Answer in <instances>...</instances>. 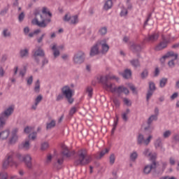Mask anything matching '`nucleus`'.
I'll return each mask as SVG.
<instances>
[{
  "instance_id": "f257e3e1",
  "label": "nucleus",
  "mask_w": 179,
  "mask_h": 179,
  "mask_svg": "<svg viewBox=\"0 0 179 179\" xmlns=\"http://www.w3.org/2000/svg\"><path fill=\"white\" fill-rule=\"evenodd\" d=\"M92 162V157L87 155L86 150H80L74 162L76 166H86Z\"/></svg>"
},
{
  "instance_id": "f03ea898",
  "label": "nucleus",
  "mask_w": 179,
  "mask_h": 179,
  "mask_svg": "<svg viewBox=\"0 0 179 179\" xmlns=\"http://www.w3.org/2000/svg\"><path fill=\"white\" fill-rule=\"evenodd\" d=\"M34 15L35 17L31 21L32 24L38 26V27L45 28L47 23H45V18L43 17V15L40 13V10L35 9Z\"/></svg>"
},
{
  "instance_id": "7ed1b4c3",
  "label": "nucleus",
  "mask_w": 179,
  "mask_h": 179,
  "mask_svg": "<svg viewBox=\"0 0 179 179\" xmlns=\"http://www.w3.org/2000/svg\"><path fill=\"white\" fill-rule=\"evenodd\" d=\"M15 109L12 106H9L0 115V130L3 129V127L6 125V120L13 114Z\"/></svg>"
},
{
  "instance_id": "20e7f679",
  "label": "nucleus",
  "mask_w": 179,
  "mask_h": 179,
  "mask_svg": "<svg viewBox=\"0 0 179 179\" xmlns=\"http://www.w3.org/2000/svg\"><path fill=\"white\" fill-rule=\"evenodd\" d=\"M167 58H173L168 62V65L169 68H174V66H176V63H174V61L178 58V54L174 53L173 51L168 52L160 59L162 64H164V62L166 59H167Z\"/></svg>"
},
{
  "instance_id": "39448f33",
  "label": "nucleus",
  "mask_w": 179,
  "mask_h": 179,
  "mask_svg": "<svg viewBox=\"0 0 179 179\" xmlns=\"http://www.w3.org/2000/svg\"><path fill=\"white\" fill-rule=\"evenodd\" d=\"M99 82L103 84V89L107 91L110 90L111 93H115L117 87L115 86V84L108 81V77L101 76Z\"/></svg>"
},
{
  "instance_id": "423d86ee",
  "label": "nucleus",
  "mask_w": 179,
  "mask_h": 179,
  "mask_svg": "<svg viewBox=\"0 0 179 179\" xmlns=\"http://www.w3.org/2000/svg\"><path fill=\"white\" fill-rule=\"evenodd\" d=\"M86 55L83 51H78L76 52L73 57V62L76 65H80L85 62Z\"/></svg>"
},
{
  "instance_id": "0eeeda50",
  "label": "nucleus",
  "mask_w": 179,
  "mask_h": 179,
  "mask_svg": "<svg viewBox=\"0 0 179 179\" xmlns=\"http://www.w3.org/2000/svg\"><path fill=\"white\" fill-rule=\"evenodd\" d=\"M32 53L34 60L38 65L40 64V57H45V52H44V50H43L40 46H38L36 49H34L32 51Z\"/></svg>"
},
{
  "instance_id": "6e6552de",
  "label": "nucleus",
  "mask_w": 179,
  "mask_h": 179,
  "mask_svg": "<svg viewBox=\"0 0 179 179\" xmlns=\"http://www.w3.org/2000/svg\"><path fill=\"white\" fill-rule=\"evenodd\" d=\"M62 93L64 96H65L66 99H67L69 103L72 104L73 103V99L72 96H73V91L71 90V87L68 85H65L62 88Z\"/></svg>"
},
{
  "instance_id": "1a4fd4ad",
  "label": "nucleus",
  "mask_w": 179,
  "mask_h": 179,
  "mask_svg": "<svg viewBox=\"0 0 179 179\" xmlns=\"http://www.w3.org/2000/svg\"><path fill=\"white\" fill-rule=\"evenodd\" d=\"M17 157L20 162H24L27 169H33V164L31 163V156L30 155H22L21 154H17Z\"/></svg>"
},
{
  "instance_id": "9d476101",
  "label": "nucleus",
  "mask_w": 179,
  "mask_h": 179,
  "mask_svg": "<svg viewBox=\"0 0 179 179\" xmlns=\"http://www.w3.org/2000/svg\"><path fill=\"white\" fill-rule=\"evenodd\" d=\"M149 88L146 94V100L147 101H149L150 100V97L153 96V93H155V91L156 90V85L153 83V81H150L148 83Z\"/></svg>"
},
{
  "instance_id": "9b49d317",
  "label": "nucleus",
  "mask_w": 179,
  "mask_h": 179,
  "mask_svg": "<svg viewBox=\"0 0 179 179\" xmlns=\"http://www.w3.org/2000/svg\"><path fill=\"white\" fill-rule=\"evenodd\" d=\"M170 43V39L162 36V41L155 48L156 51H162V50H164L167 45Z\"/></svg>"
},
{
  "instance_id": "f8f14e48",
  "label": "nucleus",
  "mask_w": 179,
  "mask_h": 179,
  "mask_svg": "<svg viewBox=\"0 0 179 179\" xmlns=\"http://www.w3.org/2000/svg\"><path fill=\"white\" fill-rule=\"evenodd\" d=\"M157 167V163H156V161H153L150 164H148L144 167L143 173L145 174H150V171L156 169Z\"/></svg>"
},
{
  "instance_id": "ddd939ff",
  "label": "nucleus",
  "mask_w": 179,
  "mask_h": 179,
  "mask_svg": "<svg viewBox=\"0 0 179 179\" xmlns=\"http://www.w3.org/2000/svg\"><path fill=\"white\" fill-rule=\"evenodd\" d=\"M98 45L99 48H101V52L103 54L108 52V50H110V46H108V44H107V42L106 41V39H103L102 41H98Z\"/></svg>"
},
{
  "instance_id": "4468645a",
  "label": "nucleus",
  "mask_w": 179,
  "mask_h": 179,
  "mask_svg": "<svg viewBox=\"0 0 179 179\" xmlns=\"http://www.w3.org/2000/svg\"><path fill=\"white\" fill-rule=\"evenodd\" d=\"M62 155L65 156V157H71V156H73L75 155V151H69L68 147L65 145H62Z\"/></svg>"
},
{
  "instance_id": "2eb2a0df",
  "label": "nucleus",
  "mask_w": 179,
  "mask_h": 179,
  "mask_svg": "<svg viewBox=\"0 0 179 179\" xmlns=\"http://www.w3.org/2000/svg\"><path fill=\"white\" fill-rule=\"evenodd\" d=\"M159 36L158 33H153L152 34H149L144 40L145 41H148V43H155V41L159 40Z\"/></svg>"
},
{
  "instance_id": "dca6fc26",
  "label": "nucleus",
  "mask_w": 179,
  "mask_h": 179,
  "mask_svg": "<svg viewBox=\"0 0 179 179\" xmlns=\"http://www.w3.org/2000/svg\"><path fill=\"white\" fill-rule=\"evenodd\" d=\"M17 132H19V129L15 128L12 130L11 134L12 136L10 139V145H15L17 142Z\"/></svg>"
},
{
  "instance_id": "f3484780",
  "label": "nucleus",
  "mask_w": 179,
  "mask_h": 179,
  "mask_svg": "<svg viewBox=\"0 0 179 179\" xmlns=\"http://www.w3.org/2000/svg\"><path fill=\"white\" fill-rule=\"evenodd\" d=\"M99 43L98 42H96L92 48H91V50H90V57H94L96 55H98L99 51Z\"/></svg>"
},
{
  "instance_id": "a211bd4d",
  "label": "nucleus",
  "mask_w": 179,
  "mask_h": 179,
  "mask_svg": "<svg viewBox=\"0 0 179 179\" xmlns=\"http://www.w3.org/2000/svg\"><path fill=\"white\" fill-rule=\"evenodd\" d=\"M13 158V153H10L7 155L6 159L3 163V169H8V166H9V164L10 163V162H12Z\"/></svg>"
},
{
  "instance_id": "6ab92c4d",
  "label": "nucleus",
  "mask_w": 179,
  "mask_h": 179,
  "mask_svg": "<svg viewBox=\"0 0 179 179\" xmlns=\"http://www.w3.org/2000/svg\"><path fill=\"white\" fill-rule=\"evenodd\" d=\"M155 149H160L162 152H164L165 149L163 148V143L162 142V138H158L155 142Z\"/></svg>"
},
{
  "instance_id": "aec40b11",
  "label": "nucleus",
  "mask_w": 179,
  "mask_h": 179,
  "mask_svg": "<svg viewBox=\"0 0 179 179\" xmlns=\"http://www.w3.org/2000/svg\"><path fill=\"white\" fill-rule=\"evenodd\" d=\"M10 134V131L8 129L1 131L0 132V141H5L8 139Z\"/></svg>"
},
{
  "instance_id": "412c9836",
  "label": "nucleus",
  "mask_w": 179,
  "mask_h": 179,
  "mask_svg": "<svg viewBox=\"0 0 179 179\" xmlns=\"http://www.w3.org/2000/svg\"><path fill=\"white\" fill-rule=\"evenodd\" d=\"M29 48H24L20 50V58H29Z\"/></svg>"
},
{
  "instance_id": "4be33fe9",
  "label": "nucleus",
  "mask_w": 179,
  "mask_h": 179,
  "mask_svg": "<svg viewBox=\"0 0 179 179\" xmlns=\"http://www.w3.org/2000/svg\"><path fill=\"white\" fill-rule=\"evenodd\" d=\"M43 100V95L39 94L37 96V97L35 99V103L34 105H32L31 108L32 110H37V106L40 103H41V101Z\"/></svg>"
},
{
  "instance_id": "5701e85b",
  "label": "nucleus",
  "mask_w": 179,
  "mask_h": 179,
  "mask_svg": "<svg viewBox=\"0 0 179 179\" xmlns=\"http://www.w3.org/2000/svg\"><path fill=\"white\" fill-rule=\"evenodd\" d=\"M120 75H122L124 79H129V78L132 76V71L131 69H127L123 73H120Z\"/></svg>"
},
{
  "instance_id": "b1692460",
  "label": "nucleus",
  "mask_w": 179,
  "mask_h": 179,
  "mask_svg": "<svg viewBox=\"0 0 179 179\" xmlns=\"http://www.w3.org/2000/svg\"><path fill=\"white\" fill-rule=\"evenodd\" d=\"M129 62L133 68H135L136 69L137 68H141V62L138 59H133L130 60Z\"/></svg>"
},
{
  "instance_id": "393cba45",
  "label": "nucleus",
  "mask_w": 179,
  "mask_h": 179,
  "mask_svg": "<svg viewBox=\"0 0 179 179\" xmlns=\"http://www.w3.org/2000/svg\"><path fill=\"white\" fill-rule=\"evenodd\" d=\"M153 131H155V127H153L152 124H147V126L144 127L145 134H150L152 132H153Z\"/></svg>"
},
{
  "instance_id": "a878e982",
  "label": "nucleus",
  "mask_w": 179,
  "mask_h": 179,
  "mask_svg": "<svg viewBox=\"0 0 179 179\" xmlns=\"http://www.w3.org/2000/svg\"><path fill=\"white\" fill-rule=\"evenodd\" d=\"M130 48L131 51H133V52H138L142 50L141 45H138V44L131 45Z\"/></svg>"
},
{
  "instance_id": "bb28decb",
  "label": "nucleus",
  "mask_w": 179,
  "mask_h": 179,
  "mask_svg": "<svg viewBox=\"0 0 179 179\" xmlns=\"http://www.w3.org/2000/svg\"><path fill=\"white\" fill-rule=\"evenodd\" d=\"M19 149H25V150H29V149H30V143H29V141L22 143L19 145Z\"/></svg>"
},
{
  "instance_id": "cd10ccee",
  "label": "nucleus",
  "mask_w": 179,
  "mask_h": 179,
  "mask_svg": "<svg viewBox=\"0 0 179 179\" xmlns=\"http://www.w3.org/2000/svg\"><path fill=\"white\" fill-rule=\"evenodd\" d=\"M145 143V136L142 134H139L137 136V145Z\"/></svg>"
},
{
  "instance_id": "c85d7f7f",
  "label": "nucleus",
  "mask_w": 179,
  "mask_h": 179,
  "mask_svg": "<svg viewBox=\"0 0 179 179\" xmlns=\"http://www.w3.org/2000/svg\"><path fill=\"white\" fill-rule=\"evenodd\" d=\"M106 10H108V9H111L113 8V0H107L103 6Z\"/></svg>"
},
{
  "instance_id": "c756f323",
  "label": "nucleus",
  "mask_w": 179,
  "mask_h": 179,
  "mask_svg": "<svg viewBox=\"0 0 179 179\" xmlns=\"http://www.w3.org/2000/svg\"><path fill=\"white\" fill-rule=\"evenodd\" d=\"M149 76V70L148 69H144L141 73V78L143 80H145Z\"/></svg>"
},
{
  "instance_id": "7c9ffc66",
  "label": "nucleus",
  "mask_w": 179,
  "mask_h": 179,
  "mask_svg": "<svg viewBox=\"0 0 179 179\" xmlns=\"http://www.w3.org/2000/svg\"><path fill=\"white\" fill-rule=\"evenodd\" d=\"M62 163H64V157H62L60 159H57V162L55 164V167H56L57 170H59Z\"/></svg>"
},
{
  "instance_id": "2f4dec72",
  "label": "nucleus",
  "mask_w": 179,
  "mask_h": 179,
  "mask_svg": "<svg viewBox=\"0 0 179 179\" xmlns=\"http://www.w3.org/2000/svg\"><path fill=\"white\" fill-rule=\"evenodd\" d=\"M153 121H157V116L155 115H152L147 121V125H152V122Z\"/></svg>"
},
{
  "instance_id": "473e14b6",
  "label": "nucleus",
  "mask_w": 179,
  "mask_h": 179,
  "mask_svg": "<svg viewBox=\"0 0 179 179\" xmlns=\"http://www.w3.org/2000/svg\"><path fill=\"white\" fill-rule=\"evenodd\" d=\"M56 124L57 123L55 120H51L50 122L47 123L46 129H52V128H55Z\"/></svg>"
},
{
  "instance_id": "72a5a7b5",
  "label": "nucleus",
  "mask_w": 179,
  "mask_h": 179,
  "mask_svg": "<svg viewBox=\"0 0 179 179\" xmlns=\"http://www.w3.org/2000/svg\"><path fill=\"white\" fill-rule=\"evenodd\" d=\"M108 152H110V149L106 148L105 151L104 150L101 151L99 156H96V158L97 159V160H100L104 156V155H106V153H108Z\"/></svg>"
},
{
  "instance_id": "f704fd0d",
  "label": "nucleus",
  "mask_w": 179,
  "mask_h": 179,
  "mask_svg": "<svg viewBox=\"0 0 179 179\" xmlns=\"http://www.w3.org/2000/svg\"><path fill=\"white\" fill-rule=\"evenodd\" d=\"M169 79L166 78H162L160 80H159V87H164L166 86V85H167V82H168Z\"/></svg>"
},
{
  "instance_id": "c9c22d12",
  "label": "nucleus",
  "mask_w": 179,
  "mask_h": 179,
  "mask_svg": "<svg viewBox=\"0 0 179 179\" xmlns=\"http://www.w3.org/2000/svg\"><path fill=\"white\" fill-rule=\"evenodd\" d=\"M52 50H53V55L55 58H57V57H59V50L57 49V45H54L52 47Z\"/></svg>"
},
{
  "instance_id": "e433bc0d",
  "label": "nucleus",
  "mask_w": 179,
  "mask_h": 179,
  "mask_svg": "<svg viewBox=\"0 0 179 179\" xmlns=\"http://www.w3.org/2000/svg\"><path fill=\"white\" fill-rule=\"evenodd\" d=\"M34 91L35 93H40V80H37L35 83Z\"/></svg>"
},
{
  "instance_id": "4c0bfd02",
  "label": "nucleus",
  "mask_w": 179,
  "mask_h": 179,
  "mask_svg": "<svg viewBox=\"0 0 179 179\" xmlns=\"http://www.w3.org/2000/svg\"><path fill=\"white\" fill-rule=\"evenodd\" d=\"M130 111L131 110H129V109L127 108L126 111L122 113V118L123 121H125V122L128 121V114H129Z\"/></svg>"
},
{
  "instance_id": "58836bf2",
  "label": "nucleus",
  "mask_w": 179,
  "mask_h": 179,
  "mask_svg": "<svg viewBox=\"0 0 179 179\" xmlns=\"http://www.w3.org/2000/svg\"><path fill=\"white\" fill-rule=\"evenodd\" d=\"M79 22L78 19V15L71 16L70 17V23L71 24H76Z\"/></svg>"
},
{
  "instance_id": "ea45409f",
  "label": "nucleus",
  "mask_w": 179,
  "mask_h": 179,
  "mask_svg": "<svg viewBox=\"0 0 179 179\" xmlns=\"http://www.w3.org/2000/svg\"><path fill=\"white\" fill-rule=\"evenodd\" d=\"M137 159H138V152H136V151H134L130 155V160L131 162H135V160H136Z\"/></svg>"
},
{
  "instance_id": "a19ab883",
  "label": "nucleus",
  "mask_w": 179,
  "mask_h": 179,
  "mask_svg": "<svg viewBox=\"0 0 179 179\" xmlns=\"http://www.w3.org/2000/svg\"><path fill=\"white\" fill-rule=\"evenodd\" d=\"M99 34H101V36H105V34H107V27H103L101 28L99 30Z\"/></svg>"
},
{
  "instance_id": "79ce46f5",
  "label": "nucleus",
  "mask_w": 179,
  "mask_h": 179,
  "mask_svg": "<svg viewBox=\"0 0 179 179\" xmlns=\"http://www.w3.org/2000/svg\"><path fill=\"white\" fill-rule=\"evenodd\" d=\"M86 92L87 93L88 96L92 97L93 96V88L92 87H87Z\"/></svg>"
},
{
  "instance_id": "37998d69",
  "label": "nucleus",
  "mask_w": 179,
  "mask_h": 179,
  "mask_svg": "<svg viewBox=\"0 0 179 179\" xmlns=\"http://www.w3.org/2000/svg\"><path fill=\"white\" fill-rule=\"evenodd\" d=\"M3 37H10V31L8 29H4L3 30Z\"/></svg>"
},
{
  "instance_id": "c03bdc74",
  "label": "nucleus",
  "mask_w": 179,
  "mask_h": 179,
  "mask_svg": "<svg viewBox=\"0 0 179 179\" xmlns=\"http://www.w3.org/2000/svg\"><path fill=\"white\" fill-rule=\"evenodd\" d=\"M8 10H9V8L5 7L3 9H2L0 11L1 16H5L8 13Z\"/></svg>"
},
{
  "instance_id": "a18cd8bd",
  "label": "nucleus",
  "mask_w": 179,
  "mask_h": 179,
  "mask_svg": "<svg viewBox=\"0 0 179 179\" xmlns=\"http://www.w3.org/2000/svg\"><path fill=\"white\" fill-rule=\"evenodd\" d=\"M109 160H110V164H114V163H115V155L114 154H111L110 157H109Z\"/></svg>"
},
{
  "instance_id": "49530a36",
  "label": "nucleus",
  "mask_w": 179,
  "mask_h": 179,
  "mask_svg": "<svg viewBox=\"0 0 179 179\" xmlns=\"http://www.w3.org/2000/svg\"><path fill=\"white\" fill-rule=\"evenodd\" d=\"M153 138V136L152 135H149L148 137L147 138V139L145 140L144 141V144L148 146V145H149V143H150V140H152Z\"/></svg>"
},
{
  "instance_id": "de8ad7c7",
  "label": "nucleus",
  "mask_w": 179,
  "mask_h": 179,
  "mask_svg": "<svg viewBox=\"0 0 179 179\" xmlns=\"http://www.w3.org/2000/svg\"><path fill=\"white\" fill-rule=\"evenodd\" d=\"M48 143L47 142H44L41 144V150H45L46 149H48Z\"/></svg>"
},
{
  "instance_id": "09e8293b",
  "label": "nucleus",
  "mask_w": 179,
  "mask_h": 179,
  "mask_svg": "<svg viewBox=\"0 0 179 179\" xmlns=\"http://www.w3.org/2000/svg\"><path fill=\"white\" fill-rule=\"evenodd\" d=\"M124 90V86H120L118 87H116L115 92L118 93V94H121V93L123 92Z\"/></svg>"
},
{
  "instance_id": "8fccbe9b",
  "label": "nucleus",
  "mask_w": 179,
  "mask_h": 179,
  "mask_svg": "<svg viewBox=\"0 0 179 179\" xmlns=\"http://www.w3.org/2000/svg\"><path fill=\"white\" fill-rule=\"evenodd\" d=\"M171 135V131L170 130H167L163 134V136L165 139L169 138V136H170Z\"/></svg>"
},
{
  "instance_id": "3c124183",
  "label": "nucleus",
  "mask_w": 179,
  "mask_h": 179,
  "mask_svg": "<svg viewBox=\"0 0 179 179\" xmlns=\"http://www.w3.org/2000/svg\"><path fill=\"white\" fill-rule=\"evenodd\" d=\"M32 83H33V76H31L29 78L27 79V85H28V86H31Z\"/></svg>"
},
{
  "instance_id": "603ef678",
  "label": "nucleus",
  "mask_w": 179,
  "mask_h": 179,
  "mask_svg": "<svg viewBox=\"0 0 179 179\" xmlns=\"http://www.w3.org/2000/svg\"><path fill=\"white\" fill-rule=\"evenodd\" d=\"M42 13H44L45 15H48L51 17L52 16V14L50 11H47V8L43 7Z\"/></svg>"
},
{
  "instance_id": "864d4df0",
  "label": "nucleus",
  "mask_w": 179,
  "mask_h": 179,
  "mask_svg": "<svg viewBox=\"0 0 179 179\" xmlns=\"http://www.w3.org/2000/svg\"><path fill=\"white\" fill-rule=\"evenodd\" d=\"M117 125H118L117 122H114L113 125V129L111 130V135H114V132H115V129H117Z\"/></svg>"
},
{
  "instance_id": "5fc2aeb1",
  "label": "nucleus",
  "mask_w": 179,
  "mask_h": 179,
  "mask_svg": "<svg viewBox=\"0 0 179 179\" xmlns=\"http://www.w3.org/2000/svg\"><path fill=\"white\" fill-rule=\"evenodd\" d=\"M129 89L133 92L134 94H138V92L136 91V87H135V85H130Z\"/></svg>"
},
{
  "instance_id": "6e6d98bb",
  "label": "nucleus",
  "mask_w": 179,
  "mask_h": 179,
  "mask_svg": "<svg viewBox=\"0 0 179 179\" xmlns=\"http://www.w3.org/2000/svg\"><path fill=\"white\" fill-rule=\"evenodd\" d=\"M143 154L144 155V156H147L148 157H149V156H150V154H151L150 150L149 148L145 149Z\"/></svg>"
},
{
  "instance_id": "4d7b16f0",
  "label": "nucleus",
  "mask_w": 179,
  "mask_h": 179,
  "mask_svg": "<svg viewBox=\"0 0 179 179\" xmlns=\"http://www.w3.org/2000/svg\"><path fill=\"white\" fill-rule=\"evenodd\" d=\"M31 131H33V127H27L24 129V131L25 134H30Z\"/></svg>"
},
{
  "instance_id": "13d9d810",
  "label": "nucleus",
  "mask_w": 179,
  "mask_h": 179,
  "mask_svg": "<svg viewBox=\"0 0 179 179\" xmlns=\"http://www.w3.org/2000/svg\"><path fill=\"white\" fill-rule=\"evenodd\" d=\"M44 37H45V34H43L39 38H37V43H38V44L43 43Z\"/></svg>"
},
{
  "instance_id": "bf43d9fd",
  "label": "nucleus",
  "mask_w": 179,
  "mask_h": 179,
  "mask_svg": "<svg viewBox=\"0 0 179 179\" xmlns=\"http://www.w3.org/2000/svg\"><path fill=\"white\" fill-rule=\"evenodd\" d=\"M127 15H128V10L123 8L120 12V16H127Z\"/></svg>"
},
{
  "instance_id": "052dcab7",
  "label": "nucleus",
  "mask_w": 179,
  "mask_h": 179,
  "mask_svg": "<svg viewBox=\"0 0 179 179\" xmlns=\"http://www.w3.org/2000/svg\"><path fill=\"white\" fill-rule=\"evenodd\" d=\"M47 64H48V59L44 57L42 60V66L41 68H44V66H45V65H47Z\"/></svg>"
},
{
  "instance_id": "680f3d73",
  "label": "nucleus",
  "mask_w": 179,
  "mask_h": 179,
  "mask_svg": "<svg viewBox=\"0 0 179 179\" xmlns=\"http://www.w3.org/2000/svg\"><path fill=\"white\" fill-rule=\"evenodd\" d=\"M29 136L31 138V139H32V141H34V139L37 138V132H33L32 134H29Z\"/></svg>"
},
{
  "instance_id": "e2e57ef3",
  "label": "nucleus",
  "mask_w": 179,
  "mask_h": 179,
  "mask_svg": "<svg viewBox=\"0 0 179 179\" xmlns=\"http://www.w3.org/2000/svg\"><path fill=\"white\" fill-rule=\"evenodd\" d=\"M75 113H76V107H73L69 111V115L72 117Z\"/></svg>"
},
{
  "instance_id": "0e129e2a",
  "label": "nucleus",
  "mask_w": 179,
  "mask_h": 179,
  "mask_svg": "<svg viewBox=\"0 0 179 179\" xmlns=\"http://www.w3.org/2000/svg\"><path fill=\"white\" fill-rule=\"evenodd\" d=\"M24 20V13H21L18 16V20L19 22H22Z\"/></svg>"
},
{
  "instance_id": "69168bd1",
  "label": "nucleus",
  "mask_w": 179,
  "mask_h": 179,
  "mask_svg": "<svg viewBox=\"0 0 179 179\" xmlns=\"http://www.w3.org/2000/svg\"><path fill=\"white\" fill-rule=\"evenodd\" d=\"M5 76V70L3 67L0 66V78H3Z\"/></svg>"
},
{
  "instance_id": "338daca9",
  "label": "nucleus",
  "mask_w": 179,
  "mask_h": 179,
  "mask_svg": "<svg viewBox=\"0 0 179 179\" xmlns=\"http://www.w3.org/2000/svg\"><path fill=\"white\" fill-rule=\"evenodd\" d=\"M113 101L115 106H116L117 107H119V106H120V100H118V99L114 98L113 99Z\"/></svg>"
},
{
  "instance_id": "774afa93",
  "label": "nucleus",
  "mask_w": 179,
  "mask_h": 179,
  "mask_svg": "<svg viewBox=\"0 0 179 179\" xmlns=\"http://www.w3.org/2000/svg\"><path fill=\"white\" fill-rule=\"evenodd\" d=\"M173 139L175 142H178L179 143V134H174L173 136Z\"/></svg>"
}]
</instances>
